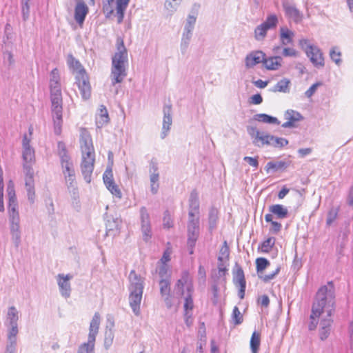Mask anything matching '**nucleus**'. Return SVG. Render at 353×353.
I'll use <instances>...</instances> for the list:
<instances>
[{
	"label": "nucleus",
	"mask_w": 353,
	"mask_h": 353,
	"mask_svg": "<svg viewBox=\"0 0 353 353\" xmlns=\"http://www.w3.org/2000/svg\"><path fill=\"white\" fill-rule=\"evenodd\" d=\"M335 308V290L332 282L321 287L316 292L312 307L310 330H314L319 323V335L321 341L325 340L331 332V318Z\"/></svg>",
	"instance_id": "1"
},
{
	"label": "nucleus",
	"mask_w": 353,
	"mask_h": 353,
	"mask_svg": "<svg viewBox=\"0 0 353 353\" xmlns=\"http://www.w3.org/2000/svg\"><path fill=\"white\" fill-rule=\"evenodd\" d=\"M8 214L10 234L11 240L16 248H18L21 242L22 230L21 228V218L19 212V205L15 194L14 183L10 180L7 184Z\"/></svg>",
	"instance_id": "2"
},
{
	"label": "nucleus",
	"mask_w": 353,
	"mask_h": 353,
	"mask_svg": "<svg viewBox=\"0 0 353 353\" xmlns=\"http://www.w3.org/2000/svg\"><path fill=\"white\" fill-rule=\"evenodd\" d=\"M51 114L54 132L59 134L63 123V99L60 84V76L57 68L52 70L50 76Z\"/></svg>",
	"instance_id": "3"
},
{
	"label": "nucleus",
	"mask_w": 353,
	"mask_h": 353,
	"mask_svg": "<svg viewBox=\"0 0 353 353\" xmlns=\"http://www.w3.org/2000/svg\"><path fill=\"white\" fill-rule=\"evenodd\" d=\"M79 143L82 154L81 171L84 180L89 183L94 168L95 153L92 137L85 129L81 130Z\"/></svg>",
	"instance_id": "4"
},
{
	"label": "nucleus",
	"mask_w": 353,
	"mask_h": 353,
	"mask_svg": "<svg viewBox=\"0 0 353 353\" xmlns=\"http://www.w3.org/2000/svg\"><path fill=\"white\" fill-rule=\"evenodd\" d=\"M58 155L60 159L62 174L69 192L75 199L78 196V188L76 181V172L72 157L68 152L65 144L58 143Z\"/></svg>",
	"instance_id": "5"
},
{
	"label": "nucleus",
	"mask_w": 353,
	"mask_h": 353,
	"mask_svg": "<svg viewBox=\"0 0 353 353\" xmlns=\"http://www.w3.org/2000/svg\"><path fill=\"white\" fill-rule=\"evenodd\" d=\"M117 50L112 60L110 78L112 85L121 83L127 76L128 52L121 37L117 39Z\"/></svg>",
	"instance_id": "6"
},
{
	"label": "nucleus",
	"mask_w": 353,
	"mask_h": 353,
	"mask_svg": "<svg viewBox=\"0 0 353 353\" xmlns=\"http://www.w3.org/2000/svg\"><path fill=\"white\" fill-rule=\"evenodd\" d=\"M129 282L130 306L133 313L136 316H139L144 288V279L141 276L138 275L134 270H132L129 274Z\"/></svg>",
	"instance_id": "7"
},
{
	"label": "nucleus",
	"mask_w": 353,
	"mask_h": 353,
	"mask_svg": "<svg viewBox=\"0 0 353 353\" xmlns=\"http://www.w3.org/2000/svg\"><path fill=\"white\" fill-rule=\"evenodd\" d=\"M174 290L176 294L181 296L185 294L183 306L185 312H191L194 307L192 299L194 288L192 280L190 277L188 272H183L182 273L181 279L177 281L175 285Z\"/></svg>",
	"instance_id": "8"
},
{
	"label": "nucleus",
	"mask_w": 353,
	"mask_h": 353,
	"mask_svg": "<svg viewBox=\"0 0 353 353\" xmlns=\"http://www.w3.org/2000/svg\"><path fill=\"white\" fill-rule=\"evenodd\" d=\"M71 59L70 65L75 76V84L78 86L82 98L88 99L91 94V86L88 76L80 62L72 57Z\"/></svg>",
	"instance_id": "9"
},
{
	"label": "nucleus",
	"mask_w": 353,
	"mask_h": 353,
	"mask_svg": "<svg viewBox=\"0 0 353 353\" xmlns=\"http://www.w3.org/2000/svg\"><path fill=\"white\" fill-rule=\"evenodd\" d=\"M100 322V314L95 312L90 323L88 341L79 346L77 353H94V343L96 336L99 332Z\"/></svg>",
	"instance_id": "10"
},
{
	"label": "nucleus",
	"mask_w": 353,
	"mask_h": 353,
	"mask_svg": "<svg viewBox=\"0 0 353 353\" xmlns=\"http://www.w3.org/2000/svg\"><path fill=\"white\" fill-rule=\"evenodd\" d=\"M22 172L27 199L30 203L32 204L36 199L34 170L32 167L26 165Z\"/></svg>",
	"instance_id": "11"
},
{
	"label": "nucleus",
	"mask_w": 353,
	"mask_h": 353,
	"mask_svg": "<svg viewBox=\"0 0 353 353\" xmlns=\"http://www.w3.org/2000/svg\"><path fill=\"white\" fill-rule=\"evenodd\" d=\"M199 235V217H188V245L190 248V254L193 253V248Z\"/></svg>",
	"instance_id": "12"
},
{
	"label": "nucleus",
	"mask_w": 353,
	"mask_h": 353,
	"mask_svg": "<svg viewBox=\"0 0 353 353\" xmlns=\"http://www.w3.org/2000/svg\"><path fill=\"white\" fill-rule=\"evenodd\" d=\"M247 132L252 139V143L258 147H263L265 145H269L271 135L259 131L255 126H248Z\"/></svg>",
	"instance_id": "13"
},
{
	"label": "nucleus",
	"mask_w": 353,
	"mask_h": 353,
	"mask_svg": "<svg viewBox=\"0 0 353 353\" xmlns=\"http://www.w3.org/2000/svg\"><path fill=\"white\" fill-rule=\"evenodd\" d=\"M72 279L73 275L71 274H58L56 276V280L60 294L65 299H68L71 295L72 288L70 281Z\"/></svg>",
	"instance_id": "14"
},
{
	"label": "nucleus",
	"mask_w": 353,
	"mask_h": 353,
	"mask_svg": "<svg viewBox=\"0 0 353 353\" xmlns=\"http://www.w3.org/2000/svg\"><path fill=\"white\" fill-rule=\"evenodd\" d=\"M141 230L143 239L148 242L152 237V229L150 214L145 207L140 208Z\"/></svg>",
	"instance_id": "15"
},
{
	"label": "nucleus",
	"mask_w": 353,
	"mask_h": 353,
	"mask_svg": "<svg viewBox=\"0 0 353 353\" xmlns=\"http://www.w3.org/2000/svg\"><path fill=\"white\" fill-rule=\"evenodd\" d=\"M23 168L27 165L29 167H32L34 163V150L30 145V139H28L27 135L25 134L23 138Z\"/></svg>",
	"instance_id": "16"
},
{
	"label": "nucleus",
	"mask_w": 353,
	"mask_h": 353,
	"mask_svg": "<svg viewBox=\"0 0 353 353\" xmlns=\"http://www.w3.org/2000/svg\"><path fill=\"white\" fill-rule=\"evenodd\" d=\"M306 50V54L310 61L316 67L324 66V58L321 50L316 46H309Z\"/></svg>",
	"instance_id": "17"
},
{
	"label": "nucleus",
	"mask_w": 353,
	"mask_h": 353,
	"mask_svg": "<svg viewBox=\"0 0 353 353\" xmlns=\"http://www.w3.org/2000/svg\"><path fill=\"white\" fill-rule=\"evenodd\" d=\"M265 53L261 50L252 51L248 54L245 59V65L247 69L252 68L256 65L263 62Z\"/></svg>",
	"instance_id": "18"
},
{
	"label": "nucleus",
	"mask_w": 353,
	"mask_h": 353,
	"mask_svg": "<svg viewBox=\"0 0 353 353\" xmlns=\"http://www.w3.org/2000/svg\"><path fill=\"white\" fill-rule=\"evenodd\" d=\"M285 119L286 122L282 124L283 128H295L296 122L300 121L303 119V116L299 112L293 110H288L284 114Z\"/></svg>",
	"instance_id": "19"
},
{
	"label": "nucleus",
	"mask_w": 353,
	"mask_h": 353,
	"mask_svg": "<svg viewBox=\"0 0 353 353\" xmlns=\"http://www.w3.org/2000/svg\"><path fill=\"white\" fill-rule=\"evenodd\" d=\"M172 108L170 105H165L163 107V128L161 132V138L164 139L170 129V126L172 123Z\"/></svg>",
	"instance_id": "20"
},
{
	"label": "nucleus",
	"mask_w": 353,
	"mask_h": 353,
	"mask_svg": "<svg viewBox=\"0 0 353 353\" xmlns=\"http://www.w3.org/2000/svg\"><path fill=\"white\" fill-rule=\"evenodd\" d=\"M283 58L281 56L267 57L265 54V59L263 64L268 70H277L282 65Z\"/></svg>",
	"instance_id": "21"
},
{
	"label": "nucleus",
	"mask_w": 353,
	"mask_h": 353,
	"mask_svg": "<svg viewBox=\"0 0 353 353\" xmlns=\"http://www.w3.org/2000/svg\"><path fill=\"white\" fill-rule=\"evenodd\" d=\"M88 13V8L86 4L83 1L78 2L74 9V19L77 23L82 25Z\"/></svg>",
	"instance_id": "22"
},
{
	"label": "nucleus",
	"mask_w": 353,
	"mask_h": 353,
	"mask_svg": "<svg viewBox=\"0 0 353 353\" xmlns=\"http://www.w3.org/2000/svg\"><path fill=\"white\" fill-rule=\"evenodd\" d=\"M199 202L197 194L192 192L189 199L188 217H199Z\"/></svg>",
	"instance_id": "23"
},
{
	"label": "nucleus",
	"mask_w": 353,
	"mask_h": 353,
	"mask_svg": "<svg viewBox=\"0 0 353 353\" xmlns=\"http://www.w3.org/2000/svg\"><path fill=\"white\" fill-rule=\"evenodd\" d=\"M109 122L108 110L103 105H100L99 113L96 116V125L98 128H101Z\"/></svg>",
	"instance_id": "24"
},
{
	"label": "nucleus",
	"mask_w": 353,
	"mask_h": 353,
	"mask_svg": "<svg viewBox=\"0 0 353 353\" xmlns=\"http://www.w3.org/2000/svg\"><path fill=\"white\" fill-rule=\"evenodd\" d=\"M233 282L236 286L242 285L243 288L246 287L244 272L241 267L236 264L235 270L234 272Z\"/></svg>",
	"instance_id": "25"
},
{
	"label": "nucleus",
	"mask_w": 353,
	"mask_h": 353,
	"mask_svg": "<svg viewBox=\"0 0 353 353\" xmlns=\"http://www.w3.org/2000/svg\"><path fill=\"white\" fill-rule=\"evenodd\" d=\"M294 32L287 28L281 27L280 28V41L283 46H287L292 43Z\"/></svg>",
	"instance_id": "26"
},
{
	"label": "nucleus",
	"mask_w": 353,
	"mask_h": 353,
	"mask_svg": "<svg viewBox=\"0 0 353 353\" xmlns=\"http://www.w3.org/2000/svg\"><path fill=\"white\" fill-rule=\"evenodd\" d=\"M19 319V311L14 306H10L8 309L6 323L10 325H18Z\"/></svg>",
	"instance_id": "27"
},
{
	"label": "nucleus",
	"mask_w": 353,
	"mask_h": 353,
	"mask_svg": "<svg viewBox=\"0 0 353 353\" xmlns=\"http://www.w3.org/2000/svg\"><path fill=\"white\" fill-rule=\"evenodd\" d=\"M284 9L286 14L292 18L296 23L300 22L302 20L303 14L295 6L285 5Z\"/></svg>",
	"instance_id": "28"
},
{
	"label": "nucleus",
	"mask_w": 353,
	"mask_h": 353,
	"mask_svg": "<svg viewBox=\"0 0 353 353\" xmlns=\"http://www.w3.org/2000/svg\"><path fill=\"white\" fill-rule=\"evenodd\" d=\"M269 210L272 214H274L278 219H285L288 214V209L281 204L270 205Z\"/></svg>",
	"instance_id": "29"
},
{
	"label": "nucleus",
	"mask_w": 353,
	"mask_h": 353,
	"mask_svg": "<svg viewBox=\"0 0 353 353\" xmlns=\"http://www.w3.org/2000/svg\"><path fill=\"white\" fill-rule=\"evenodd\" d=\"M290 81L288 79L283 78L277 82L276 85L271 89L272 92L288 93L290 92Z\"/></svg>",
	"instance_id": "30"
},
{
	"label": "nucleus",
	"mask_w": 353,
	"mask_h": 353,
	"mask_svg": "<svg viewBox=\"0 0 353 353\" xmlns=\"http://www.w3.org/2000/svg\"><path fill=\"white\" fill-rule=\"evenodd\" d=\"M130 0H116L115 8L117 11V15L118 17V23H121L123 21L124 17V11L126 9Z\"/></svg>",
	"instance_id": "31"
},
{
	"label": "nucleus",
	"mask_w": 353,
	"mask_h": 353,
	"mask_svg": "<svg viewBox=\"0 0 353 353\" xmlns=\"http://www.w3.org/2000/svg\"><path fill=\"white\" fill-rule=\"evenodd\" d=\"M254 119L255 121L262 122L264 123L279 125L280 121L276 117L268 115L267 114L261 113L254 115Z\"/></svg>",
	"instance_id": "32"
},
{
	"label": "nucleus",
	"mask_w": 353,
	"mask_h": 353,
	"mask_svg": "<svg viewBox=\"0 0 353 353\" xmlns=\"http://www.w3.org/2000/svg\"><path fill=\"white\" fill-rule=\"evenodd\" d=\"M192 37V32L183 30L180 45V49L182 54H185L186 52Z\"/></svg>",
	"instance_id": "33"
},
{
	"label": "nucleus",
	"mask_w": 353,
	"mask_h": 353,
	"mask_svg": "<svg viewBox=\"0 0 353 353\" xmlns=\"http://www.w3.org/2000/svg\"><path fill=\"white\" fill-rule=\"evenodd\" d=\"M287 167V163L285 161L277 162H268L265 168V171L268 173L270 170L277 171Z\"/></svg>",
	"instance_id": "34"
},
{
	"label": "nucleus",
	"mask_w": 353,
	"mask_h": 353,
	"mask_svg": "<svg viewBox=\"0 0 353 353\" xmlns=\"http://www.w3.org/2000/svg\"><path fill=\"white\" fill-rule=\"evenodd\" d=\"M288 144V141L282 137H277L273 135H271L270 144L269 145L273 146L274 148H283L285 145Z\"/></svg>",
	"instance_id": "35"
},
{
	"label": "nucleus",
	"mask_w": 353,
	"mask_h": 353,
	"mask_svg": "<svg viewBox=\"0 0 353 353\" xmlns=\"http://www.w3.org/2000/svg\"><path fill=\"white\" fill-rule=\"evenodd\" d=\"M106 188L110 192L117 198H121L122 194L118 186L115 184L114 179L111 181L104 182Z\"/></svg>",
	"instance_id": "36"
},
{
	"label": "nucleus",
	"mask_w": 353,
	"mask_h": 353,
	"mask_svg": "<svg viewBox=\"0 0 353 353\" xmlns=\"http://www.w3.org/2000/svg\"><path fill=\"white\" fill-rule=\"evenodd\" d=\"M159 174H150V191L153 194L158 192L159 188Z\"/></svg>",
	"instance_id": "37"
},
{
	"label": "nucleus",
	"mask_w": 353,
	"mask_h": 353,
	"mask_svg": "<svg viewBox=\"0 0 353 353\" xmlns=\"http://www.w3.org/2000/svg\"><path fill=\"white\" fill-rule=\"evenodd\" d=\"M260 346V335L254 332L250 339V348L252 353H257Z\"/></svg>",
	"instance_id": "38"
},
{
	"label": "nucleus",
	"mask_w": 353,
	"mask_h": 353,
	"mask_svg": "<svg viewBox=\"0 0 353 353\" xmlns=\"http://www.w3.org/2000/svg\"><path fill=\"white\" fill-rule=\"evenodd\" d=\"M278 23V18L276 14L269 15L266 20L262 23L263 26L268 30L274 28Z\"/></svg>",
	"instance_id": "39"
},
{
	"label": "nucleus",
	"mask_w": 353,
	"mask_h": 353,
	"mask_svg": "<svg viewBox=\"0 0 353 353\" xmlns=\"http://www.w3.org/2000/svg\"><path fill=\"white\" fill-rule=\"evenodd\" d=\"M230 251L229 248L227 245V242L225 241L223 245L220 249L219 254L218 256V261L220 262H227L229 259Z\"/></svg>",
	"instance_id": "40"
},
{
	"label": "nucleus",
	"mask_w": 353,
	"mask_h": 353,
	"mask_svg": "<svg viewBox=\"0 0 353 353\" xmlns=\"http://www.w3.org/2000/svg\"><path fill=\"white\" fill-rule=\"evenodd\" d=\"M208 219H209L210 229L212 230L216 227V221L218 219L217 209L212 208L210 210Z\"/></svg>",
	"instance_id": "41"
},
{
	"label": "nucleus",
	"mask_w": 353,
	"mask_h": 353,
	"mask_svg": "<svg viewBox=\"0 0 353 353\" xmlns=\"http://www.w3.org/2000/svg\"><path fill=\"white\" fill-rule=\"evenodd\" d=\"M272 219H273V215L272 214H267L265 216V221L268 222V223H271V224H272V228L270 230L274 233H277L281 230L282 226H281V223H279L277 221H274L272 220Z\"/></svg>",
	"instance_id": "42"
},
{
	"label": "nucleus",
	"mask_w": 353,
	"mask_h": 353,
	"mask_svg": "<svg viewBox=\"0 0 353 353\" xmlns=\"http://www.w3.org/2000/svg\"><path fill=\"white\" fill-rule=\"evenodd\" d=\"M160 293L161 296L170 294V281L166 279H161L159 281Z\"/></svg>",
	"instance_id": "43"
},
{
	"label": "nucleus",
	"mask_w": 353,
	"mask_h": 353,
	"mask_svg": "<svg viewBox=\"0 0 353 353\" xmlns=\"http://www.w3.org/2000/svg\"><path fill=\"white\" fill-rule=\"evenodd\" d=\"M268 30L263 26V24H260L256 26L254 30V37L257 41L263 40L266 36Z\"/></svg>",
	"instance_id": "44"
},
{
	"label": "nucleus",
	"mask_w": 353,
	"mask_h": 353,
	"mask_svg": "<svg viewBox=\"0 0 353 353\" xmlns=\"http://www.w3.org/2000/svg\"><path fill=\"white\" fill-rule=\"evenodd\" d=\"M256 271L259 274H261L262 272L270 265V262L265 258H258L256 260Z\"/></svg>",
	"instance_id": "45"
},
{
	"label": "nucleus",
	"mask_w": 353,
	"mask_h": 353,
	"mask_svg": "<svg viewBox=\"0 0 353 353\" xmlns=\"http://www.w3.org/2000/svg\"><path fill=\"white\" fill-rule=\"evenodd\" d=\"M330 59L337 65H339L341 63V52L337 49L336 47H333L330 51Z\"/></svg>",
	"instance_id": "46"
},
{
	"label": "nucleus",
	"mask_w": 353,
	"mask_h": 353,
	"mask_svg": "<svg viewBox=\"0 0 353 353\" xmlns=\"http://www.w3.org/2000/svg\"><path fill=\"white\" fill-rule=\"evenodd\" d=\"M116 0H103V9L108 14L113 13Z\"/></svg>",
	"instance_id": "47"
},
{
	"label": "nucleus",
	"mask_w": 353,
	"mask_h": 353,
	"mask_svg": "<svg viewBox=\"0 0 353 353\" xmlns=\"http://www.w3.org/2000/svg\"><path fill=\"white\" fill-rule=\"evenodd\" d=\"M182 0H166L165 8L171 13L173 14L178 8Z\"/></svg>",
	"instance_id": "48"
},
{
	"label": "nucleus",
	"mask_w": 353,
	"mask_h": 353,
	"mask_svg": "<svg viewBox=\"0 0 353 353\" xmlns=\"http://www.w3.org/2000/svg\"><path fill=\"white\" fill-rule=\"evenodd\" d=\"M232 320L234 325H239L243 322V315L241 314L237 306H235L233 308Z\"/></svg>",
	"instance_id": "49"
},
{
	"label": "nucleus",
	"mask_w": 353,
	"mask_h": 353,
	"mask_svg": "<svg viewBox=\"0 0 353 353\" xmlns=\"http://www.w3.org/2000/svg\"><path fill=\"white\" fill-rule=\"evenodd\" d=\"M275 243L274 237H270L265 240L261 244V250L263 252H268L273 247Z\"/></svg>",
	"instance_id": "50"
},
{
	"label": "nucleus",
	"mask_w": 353,
	"mask_h": 353,
	"mask_svg": "<svg viewBox=\"0 0 353 353\" xmlns=\"http://www.w3.org/2000/svg\"><path fill=\"white\" fill-rule=\"evenodd\" d=\"M196 17L193 16V15H188L187 19H186V22H185V26H184V28H183V30H186V31H191V32H193V30L194 28V25H195V23H196Z\"/></svg>",
	"instance_id": "51"
},
{
	"label": "nucleus",
	"mask_w": 353,
	"mask_h": 353,
	"mask_svg": "<svg viewBox=\"0 0 353 353\" xmlns=\"http://www.w3.org/2000/svg\"><path fill=\"white\" fill-rule=\"evenodd\" d=\"M279 271H280V268L278 267L274 271H273L272 272H271L270 274L263 275L262 273L261 274H259V277L263 281L267 283V282H269L270 281L272 280L273 279H274L275 276L279 274Z\"/></svg>",
	"instance_id": "52"
},
{
	"label": "nucleus",
	"mask_w": 353,
	"mask_h": 353,
	"mask_svg": "<svg viewBox=\"0 0 353 353\" xmlns=\"http://www.w3.org/2000/svg\"><path fill=\"white\" fill-rule=\"evenodd\" d=\"M121 220L119 219H112L108 220L106 223V228L109 231L119 230V226L121 223Z\"/></svg>",
	"instance_id": "53"
},
{
	"label": "nucleus",
	"mask_w": 353,
	"mask_h": 353,
	"mask_svg": "<svg viewBox=\"0 0 353 353\" xmlns=\"http://www.w3.org/2000/svg\"><path fill=\"white\" fill-rule=\"evenodd\" d=\"M337 214L338 210L334 208H331L327 214L326 220L327 225H330L336 219Z\"/></svg>",
	"instance_id": "54"
},
{
	"label": "nucleus",
	"mask_w": 353,
	"mask_h": 353,
	"mask_svg": "<svg viewBox=\"0 0 353 353\" xmlns=\"http://www.w3.org/2000/svg\"><path fill=\"white\" fill-rule=\"evenodd\" d=\"M18 332V325H10L8 331V340H17Z\"/></svg>",
	"instance_id": "55"
},
{
	"label": "nucleus",
	"mask_w": 353,
	"mask_h": 353,
	"mask_svg": "<svg viewBox=\"0 0 353 353\" xmlns=\"http://www.w3.org/2000/svg\"><path fill=\"white\" fill-rule=\"evenodd\" d=\"M212 292V302L214 305H216L219 301V288L216 284H213L211 288Z\"/></svg>",
	"instance_id": "56"
},
{
	"label": "nucleus",
	"mask_w": 353,
	"mask_h": 353,
	"mask_svg": "<svg viewBox=\"0 0 353 353\" xmlns=\"http://www.w3.org/2000/svg\"><path fill=\"white\" fill-rule=\"evenodd\" d=\"M29 1L22 0V14L24 20H26L30 14V6L28 4Z\"/></svg>",
	"instance_id": "57"
},
{
	"label": "nucleus",
	"mask_w": 353,
	"mask_h": 353,
	"mask_svg": "<svg viewBox=\"0 0 353 353\" xmlns=\"http://www.w3.org/2000/svg\"><path fill=\"white\" fill-rule=\"evenodd\" d=\"M172 220L168 211L164 212L163 216V226L166 228L172 227Z\"/></svg>",
	"instance_id": "58"
},
{
	"label": "nucleus",
	"mask_w": 353,
	"mask_h": 353,
	"mask_svg": "<svg viewBox=\"0 0 353 353\" xmlns=\"http://www.w3.org/2000/svg\"><path fill=\"white\" fill-rule=\"evenodd\" d=\"M17 347V340H8L6 345V353H15Z\"/></svg>",
	"instance_id": "59"
},
{
	"label": "nucleus",
	"mask_w": 353,
	"mask_h": 353,
	"mask_svg": "<svg viewBox=\"0 0 353 353\" xmlns=\"http://www.w3.org/2000/svg\"><path fill=\"white\" fill-rule=\"evenodd\" d=\"M321 85V83L317 82L312 85L309 89L305 92V95L310 98L311 97L316 91L318 87H319Z\"/></svg>",
	"instance_id": "60"
},
{
	"label": "nucleus",
	"mask_w": 353,
	"mask_h": 353,
	"mask_svg": "<svg viewBox=\"0 0 353 353\" xmlns=\"http://www.w3.org/2000/svg\"><path fill=\"white\" fill-rule=\"evenodd\" d=\"M243 160L246 161L250 166L256 168L259 166V161L257 158L251 157H245Z\"/></svg>",
	"instance_id": "61"
},
{
	"label": "nucleus",
	"mask_w": 353,
	"mask_h": 353,
	"mask_svg": "<svg viewBox=\"0 0 353 353\" xmlns=\"http://www.w3.org/2000/svg\"><path fill=\"white\" fill-rule=\"evenodd\" d=\"M282 54L284 57H296L297 52L294 48H285L283 50Z\"/></svg>",
	"instance_id": "62"
},
{
	"label": "nucleus",
	"mask_w": 353,
	"mask_h": 353,
	"mask_svg": "<svg viewBox=\"0 0 353 353\" xmlns=\"http://www.w3.org/2000/svg\"><path fill=\"white\" fill-rule=\"evenodd\" d=\"M113 338L114 336L111 331H110L109 332H105L104 345L106 348H108L112 345Z\"/></svg>",
	"instance_id": "63"
},
{
	"label": "nucleus",
	"mask_w": 353,
	"mask_h": 353,
	"mask_svg": "<svg viewBox=\"0 0 353 353\" xmlns=\"http://www.w3.org/2000/svg\"><path fill=\"white\" fill-rule=\"evenodd\" d=\"M263 98L260 94H254L250 99V103L255 105L261 104Z\"/></svg>",
	"instance_id": "64"
}]
</instances>
